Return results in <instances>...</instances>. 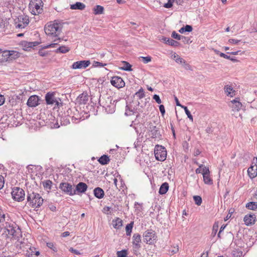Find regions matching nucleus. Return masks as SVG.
<instances>
[{
    "label": "nucleus",
    "mask_w": 257,
    "mask_h": 257,
    "mask_svg": "<svg viewBox=\"0 0 257 257\" xmlns=\"http://www.w3.org/2000/svg\"><path fill=\"white\" fill-rule=\"evenodd\" d=\"M4 233L12 236L13 239L20 241L22 237V231L19 227L9 218L6 219V214L0 208V232Z\"/></svg>",
    "instance_id": "nucleus-1"
},
{
    "label": "nucleus",
    "mask_w": 257,
    "mask_h": 257,
    "mask_svg": "<svg viewBox=\"0 0 257 257\" xmlns=\"http://www.w3.org/2000/svg\"><path fill=\"white\" fill-rule=\"evenodd\" d=\"M62 28L61 24L55 21L50 22L46 24L44 27L45 32L48 37L53 40L54 43L43 46V48H54L58 44L56 42L60 40L59 36L62 32Z\"/></svg>",
    "instance_id": "nucleus-2"
},
{
    "label": "nucleus",
    "mask_w": 257,
    "mask_h": 257,
    "mask_svg": "<svg viewBox=\"0 0 257 257\" xmlns=\"http://www.w3.org/2000/svg\"><path fill=\"white\" fill-rule=\"evenodd\" d=\"M27 201L29 205L34 208L40 207L43 203V199L37 193L28 191Z\"/></svg>",
    "instance_id": "nucleus-3"
},
{
    "label": "nucleus",
    "mask_w": 257,
    "mask_h": 257,
    "mask_svg": "<svg viewBox=\"0 0 257 257\" xmlns=\"http://www.w3.org/2000/svg\"><path fill=\"white\" fill-rule=\"evenodd\" d=\"M43 6V3L42 0H34L30 3L29 9L33 15H37L42 13Z\"/></svg>",
    "instance_id": "nucleus-4"
},
{
    "label": "nucleus",
    "mask_w": 257,
    "mask_h": 257,
    "mask_svg": "<svg viewBox=\"0 0 257 257\" xmlns=\"http://www.w3.org/2000/svg\"><path fill=\"white\" fill-rule=\"evenodd\" d=\"M155 156L156 159L160 161H164L167 157V151L166 149L161 146L157 145L155 148Z\"/></svg>",
    "instance_id": "nucleus-5"
},
{
    "label": "nucleus",
    "mask_w": 257,
    "mask_h": 257,
    "mask_svg": "<svg viewBox=\"0 0 257 257\" xmlns=\"http://www.w3.org/2000/svg\"><path fill=\"white\" fill-rule=\"evenodd\" d=\"M58 98L55 96V92H49L46 93L45 95V100L46 104L51 106H54L55 107L56 106H59L61 104L58 101Z\"/></svg>",
    "instance_id": "nucleus-6"
},
{
    "label": "nucleus",
    "mask_w": 257,
    "mask_h": 257,
    "mask_svg": "<svg viewBox=\"0 0 257 257\" xmlns=\"http://www.w3.org/2000/svg\"><path fill=\"white\" fill-rule=\"evenodd\" d=\"M12 197L14 200L20 202L25 199V191L23 189L19 187H14L11 193Z\"/></svg>",
    "instance_id": "nucleus-7"
},
{
    "label": "nucleus",
    "mask_w": 257,
    "mask_h": 257,
    "mask_svg": "<svg viewBox=\"0 0 257 257\" xmlns=\"http://www.w3.org/2000/svg\"><path fill=\"white\" fill-rule=\"evenodd\" d=\"M59 188L65 193L70 196L76 194V190L73 186L67 182H62L59 185Z\"/></svg>",
    "instance_id": "nucleus-8"
},
{
    "label": "nucleus",
    "mask_w": 257,
    "mask_h": 257,
    "mask_svg": "<svg viewBox=\"0 0 257 257\" xmlns=\"http://www.w3.org/2000/svg\"><path fill=\"white\" fill-rule=\"evenodd\" d=\"M143 237L144 241L149 244L154 243L157 238L155 231L152 230L146 231L144 233Z\"/></svg>",
    "instance_id": "nucleus-9"
},
{
    "label": "nucleus",
    "mask_w": 257,
    "mask_h": 257,
    "mask_svg": "<svg viewBox=\"0 0 257 257\" xmlns=\"http://www.w3.org/2000/svg\"><path fill=\"white\" fill-rule=\"evenodd\" d=\"M29 18L27 16L21 15L18 17V21H16V28H24L27 26L29 23Z\"/></svg>",
    "instance_id": "nucleus-10"
},
{
    "label": "nucleus",
    "mask_w": 257,
    "mask_h": 257,
    "mask_svg": "<svg viewBox=\"0 0 257 257\" xmlns=\"http://www.w3.org/2000/svg\"><path fill=\"white\" fill-rule=\"evenodd\" d=\"M248 176L251 178H254L257 176V158L253 157L250 166L247 170Z\"/></svg>",
    "instance_id": "nucleus-11"
},
{
    "label": "nucleus",
    "mask_w": 257,
    "mask_h": 257,
    "mask_svg": "<svg viewBox=\"0 0 257 257\" xmlns=\"http://www.w3.org/2000/svg\"><path fill=\"white\" fill-rule=\"evenodd\" d=\"M148 129L151 133V135L153 138H160L161 136L160 132V128L154 125L152 122H150L148 126Z\"/></svg>",
    "instance_id": "nucleus-12"
},
{
    "label": "nucleus",
    "mask_w": 257,
    "mask_h": 257,
    "mask_svg": "<svg viewBox=\"0 0 257 257\" xmlns=\"http://www.w3.org/2000/svg\"><path fill=\"white\" fill-rule=\"evenodd\" d=\"M90 64L89 60L78 61L73 63L72 68L73 69H85Z\"/></svg>",
    "instance_id": "nucleus-13"
},
{
    "label": "nucleus",
    "mask_w": 257,
    "mask_h": 257,
    "mask_svg": "<svg viewBox=\"0 0 257 257\" xmlns=\"http://www.w3.org/2000/svg\"><path fill=\"white\" fill-rule=\"evenodd\" d=\"M110 83L113 86L118 88H122L125 85L124 82L122 79L119 76L112 77Z\"/></svg>",
    "instance_id": "nucleus-14"
},
{
    "label": "nucleus",
    "mask_w": 257,
    "mask_h": 257,
    "mask_svg": "<svg viewBox=\"0 0 257 257\" xmlns=\"http://www.w3.org/2000/svg\"><path fill=\"white\" fill-rule=\"evenodd\" d=\"M229 106L232 108L233 111H238L242 107V103L239 101V98H235L233 100L230 101Z\"/></svg>",
    "instance_id": "nucleus-15"
},
{
    "label": "nucleus",
    "mask_w": 257,
    "mask_h": 257,
    "mask_svg": "<svg viewBox=\"0 0 257 257\" xmlns=\"http://www.w3.org/2000/svg\"><path fill=\"white\" fill-rule=\"evenodd\" d=\"M39 97L37 95L31 96L27 102V104L31 107H34L39 104Z\"/></svg>",
    "instance_id": "nucleus-16"
},
{
    "label": "nucleus",
    "mask_w": 257,
    "mask_h": 257,
    "mask_svg": "<svg viewBox=\"0 0 257 257\" xmlns=\"http://www.w3.org/2000/svg\"><path fill=\"white\" fill-rule=\"evenodd\" d=\"M133 247L136 249H138L141 247L140 242L141 241V235L138 233H135L133 236Z\"/></svg>",
    "instance_id": "nucleus-17"
},
{
    "label": "nucleus",
    "mask_w": 257,
    "mask_h": 257,
    "mask_svg": "<svg viewBox=\"0 0 257 257\" xmlns=\"http://www.w3.org/2000/svg\"><path fill=\"white\" fill-rule=\"evenodd\" d=\"M245 224L248 226L254 224L256 220L255 215L254 214L246 215L243 219Z\"/></svg>",
    "instance_id": "nucleus-18"
},
{
    "label": "nucleus",
    "mask_w": 257,
    "mask_h": 257,
    "mask_svg": "<svg viewBox=\"0 0 257 257\" xmlns=\"http://www.w3.org/2000/svg\"><path fill=\"white\" fill-rule=\"evenodd\" d=\"M88 98L89 96L86 93H82L77 97L76 101L80 104H84L87 103Z\"/></svg>",
    "instance_id": "nucleus-19"
},
{
    "label": "nucleus",
    "mask_w": 257,
    "mask_h": 257,
    "mask_svg": "<svg viewBox=\"0 0 257 257\" xmlns=\"http://www.w3.org/2000/svg\"><path fill=\"white\" fill-rule=\"evenodd\" d=\"M88 188L86 184L83 182H79L76 186V192L77 191L78 193H84Z\"/></svg>",
    "instance_id": "nucleus-20"
},
{
    "label": "nucleus",
    "mask_w": 257,
    "mask_h": 257,
    "mask_svg": "<svg viewBox=\"0 0 257 257\" xmlns=\"http://www.w3.org/2000/svg\"><path fill=\"white\" fill-rule=\"evenodd\" d=\"M162 40L165 43L172 46L177 47L179 44V43L177 41H176L172 39L164 37L162 38Z\"/></svg>",
    "instance_id": "nucleus-21"
},
{
    "label": "nucleus",
    "mask_w": 257,
    "mask_h": 257,
    "mask_svg": "<svg viewBox=\"0 0 257 257\" xmlns=\"http://www.w3.org/2000/svg\"><path fill=\"white\" fill-rule=\"evenodd\" d=\"M94 196L97 198H102L104 195V193L102 189L99 187H97L94 190Z\"/></svg>",
    "instance_id": "nucleus-22"
},
{
    "label": "nucleus",
    "mask_w": 257,
    "mask_h": 257,
    "mask_svg": "<svg viewBox=\"0 0 257 257\" xmlns=\"http://www.w3.org/2000/svg\"><path fill=\"white\" fill-rule=\"evenodd\" d=\"M85 5L80 2H76L75 4L70 5L71 10H83L85 9Z\"/></svg>",
    "instance_id": "nucleus-23"
},
{
    "label": "nucleus",
    "mask_w": 257,
    "mask_h": 257,
    "mask_svg": "<svg viewBox=\"0 0 257 257\" xmlns=\"http://www.w3.org/2000/svg\"><path fill=\"white\" fill-rule=\"evenodd\" d=\"M224 91L227 96L233 97L235 95V91L230 85H226L224 87Z\"/></svg>",
    "instance_id": "nucleus-24"
},
{
    "label": "nucleus",
    "mask_w": 257,
    "mask_h": 257,
    "mask_svg": "<svg viewBox=\"0 0 257 257\" xmlns=\"http://www.w3.org/2000/svg\"><path fill=\"white\" fill-rule=\"evenodd\" d=\"M169 189V184L168 183H164L161 186L159 189V193L163 195L167 193Z\"/></svg>",
    "instance_id": "nucleus-25"
},
{
    "label": "nucleus",
    "mask_w": 257,
    "mask_h": 257,
    "mask_svg": "<svg viewBox=\"0 0 257 257\" xmlns=\"http://www.w3.org/2000/svg\"><path fill=\"white\" fill-rule=\"evenodd\" d=\"M109 161L110 159L109 157H108V156L105 155H103V156H102L101 157L99 158V159L98 160L99 163L102 165L107 164L109 163Z\"/></svg>",
    "instance_id": "nucleus-26"
},
{
    "label": "nucleus",
    "mask_w": 257,
    "mask_h": 257,
    "mask_svg": "<svg viewBox=\"0 0 257 257\" xmlns=\"http://www.w3.org/2000/svg\"><path fill=\"white\" fill-rule=\"evenodd\" d=\"M113 226L115 229H119L122 225V221L119 218H116L112 221Z\"/></svg>",
    "instance_id": "nucleus-27"
},
{
    "label": "nucleus",
    "mask_w": 257,
    "mask_h": 257,
    "mask_svg": "<svg viewBox=\"0 0 257 257\" xmlns=\"http://www.w3.org/2000/svg\"><path fill=\"white\" fill-rule=\"evenodd\" d=\"M122 63L123 66L121 67L120 69L124 71H131L132 70V65L126 61H122Z\"/></svg>",
    "instance_id": "nucleus-28"
},
{
    "label": "nucleus",
    "mask_w": 257,
    "mask_h": 257,
    "mask_svg": "<svg viewBox=\"0 0 257 257\" xmlns=\"http://www.w3.org/2000/svg\"><path fill=\"white\" fill-rule=\"evenodd\" d=\"M93 10H94V14L95 15L102 14H103V11H104L103 7L101 6H99V5L96 6L94 8Z\"/></svg>",
    "instance_id": "nucleus-29"
},
{
    "label": "nucleus",
    "mask_w": 257,
    "mask_h": 257,
    "mask_svg": "<svg viewBox=\"0 0 257 257\" xmlns=\"http://www.w3.org/2000/svg\"><path fill=\"white\" fill-rule=\"evenodd\" d=\"M246 207L250 210H257V202H250L247 203L246 204Z\"/></svg>",
    "instance_id": "nucleus-30"
},
{
    "label": "nucleus",
    "mask_w": 257,
    "mask_h": 257,
    "mask_svg": "<svg viewBox=\"0 0 257 257\" xmlns=\"http://www.w3.org/2000/svg\"><path fill=\"white\" fill-rule=\"evenodd\" d=\"M70 51V49L65 46H62L59 47L57 50V53H66Z\"/></svg>",
    "instance_id": "nucleus-31"
},
{
    "label": "nucleus",
    "mask_w": 257,
    "mask_h": 257,
    "mask_svg": "<svg viewBox=\"0 0 257 257\" xmlns=\"http://www.w3.org/2000/svg\"><path fill=\"white\" fill-rule=\"evenodd\" d=\"M52 182L50 180H47L43 182V186L45 189L51 190Z\"/></svg>",
    "instance_id": "nucleus-32"
},
{
    "label": "nucleus",
    "mask_w": 257,
    "mask_h": 257,
    "mask_svg": "<svg viewBox=\"0 0 257 257\" xmlns=\"http://www.w3.org/2000/svg\"><path fill=\"white\" fill-rule=\"evenodd\" d=\"M203 181L205 184L211 185L213 183L212 180L209 176V174L203 175Z\"/></svg>",
    "instance_id": "nucleus-33"
},
{
    "label": "nucleus",
    "mask_w": 257,
    "mask_h": 257,
    "mask_svg": "<svg viewBox=\"0 0 257 257\" xmlns=\"http://www.w3.org/2000/svg\"><path fill=\"white\" fill-rule=\"evenodd\" d=\"M134 222H132L129 224H127L125 227L126 234L127 235H130L132 232V230L133 227Z\"/></svg>",
    "instance_id": "nucleus-34"
},
{
    "label": "nucleus",
    "mask_w": 257,
    "mask_h": 257,
    "mask_svg": "<svg viewBox=\"0 0 257 257\" xmlns=\"http://www.w3.org/2000/svg\"><path fill=\"white\" fill-rule=\"evenodd\" d=\"M135 95L140 99L145 97V92L144 89L141 88L139 90L135 93Z\"/></svg>",
    "instance_id": "nucleus-35"
},
{
    "label": "nucleus",
    "mask_w": 257,
    "mask_h": 257,
    "mask_svg": "<svg viewBox=\"0 0 257 257\" xmlns=\"http://www.w3.org/2000/svg\"><path fill=\"white\" fill-rule=\"evenodd\" d=\"M181 107L184 108L185 112L186 115H187L188 117L189 118V119L191 121H193V116L191 115L190 111L188 109L187 107L185 106H181Z\"/></svg>",
    "instance_id": "nucleus-36"
},
{
    "label": "nucleus",
    "mask_w": 257,
    "mask_h": 257,
    "mask_svg": "<svg viewBox=\"0 0 257 257\" xmlns=\"http://www.w3.org/2000/svg\"><path fill=\"white\" fill-rule=\"evenodd\" d=\"M40 252L38 251H31L27 253V257H38Z\"/></svg>",
    "instance_id": "nucleus-37"
},
{
    "label": "nucleus",
    "mask_w": 257,
    "mask_h": 257,
    "mask_svg": "<svg viewBox=\"0 0 257 257\" xmlns=\"http://www.w3.org/2000/svg\"><path fill=\"white\" fill-rule=\"evenodd\" d=\"M193 199L196 205L200 206L201 204L202 200L201 197L200 196H194Z\"/></svg>",
    "instance_id": "nucleus-38"
},
{
    "label": "nucleus",
    "mask_w": 257,
    "mask_h": 257,
    "mask_svg": "<svg viewBox=\"0 0 257 257\" xmlns=\"http://www.w3.org/2000/svg\"><path fill=\"white\" fill-rule=\"evenodd\" d=\"M25 45L24 46H27L28 48H32L33 47L36 46L39 43L37 42H25Z\"/></svg>",
    "instance_id": "nucleus-39"
},
{
    "label": "nucleus",
    "mask_w": 257,
    "mask_h": 257,
    "mask_svg": "<svg viewBox=\"0 0 257 257\" xmlns=\"http://www.w3.org/2000/svg\"><path fill=\"white\" fill-rule=\"evenodd\" d=\"M171 36L174 39H177L178 40H181L182 38H185V37H184L183 36H181L180 35H179L175 31H173L172 32Z\"/></svg>",
    "instance_id": "nucleus-40"
},
{
    "label": "nucleus",
    "mask_w": 257,
    "mask_h": 257,
    "mask_svg": "<svg viewBox=\"0 0 257 257\" xmlns=\"http://www.w3.org/2000/svg\"><path fill=\"white\" fill-rule=\"evenodd\" d=\"M117 257H126L127 255V251L126 250H122L117 251Z\"/></svg>",
    "instance_id": "nucleus-41"
},
{
    "label": "nucleus",
    "mask_w": 257,
    "mask_h": 257,
    "mask_svg": "<svg viewBox=\"0 0 257 257\" xmlns=\"http://www.w3.org/2000/svg\"><path fill=\"white\" fill-rule=\"evenodd\" d=\"M219 56L220 57H221L224 58H225V59H229V60H231L233 62H236L237 61L235 58H231L230 56H228V55H226L225 54H224L223 53H219Z\"/></svg>",
    "instance_id": "nucleus-42"
},
{
    "label": "nucleus",
    "mask_w": 257,
    "mask_h": 257,
    "mask_svg": "<svg viewBox=\"0 0 257 257\" xmlns=\"http://www.w3.org/2000/svg\"><path fill=\"white\" fill-rule=\"evenodd\" d=\"M47 246L50 249H52L54 251H55V252L57 251V248L55 246V245L53 242H47Z\"/></svg>",
    "instance_id": "nucleus-43"
},
{
    "label": "nucleus",
    "mask_w": 257,
    "mask_h": 257,
    "mask_svg": "<svg viewBox=\"0 0 257 257\" xmlns=\"http://www.w3.org/2000/svg\"><path fill=\"white\" fill-rule=\"evenodd\" d=\"M218 224L215 222L214 224V225L213 226V228H212V235H213V236H214L216 235V232L218 230Z\"/></svg>",
    "instance_id": "nucleus-44"
},
{
    "label": "nucleus",
    "mask_w": 257,
    "mask_h": 257,
    "mask_svg": "<svg viewBox=\"0 0 257 257\" xmlns=\"http://www.w3.org/2000/svg\"><path fill=\"white\" fill-rule=\"evenodd\" d=\"M140 58L142 59V61L145 64L150 62L151 61L152 59L150 56L141 57Z\"/></svg>",
    "instance_id": "nucleus-45"
},
{
    "label": "nucleus",
    "mask_w": 257,
    "mask_h": 257,
    "mask_svg": "<svg viewBox=\"0 0 257 257\" xmlns=\"http://www.w3.org/2000/svg\"><path fill=\"white\" fill-rule=\"evenodd\" d=\"M175 1V0H168L167 3L165 4L164 7L166 8H170L173 6V3Z\"/></svg>",
    "instance_id": "nucleus-46"
},
{
    "label": "nucleus",
    "mask_w": 257,
    "mask_h": 257,
    "mask_svg": "<svg viewBox=\"0 0 257 257\" xmlns=\"http://www.w3.org/2000/svg\"><path fill=\"white\" fill-rule=\"evenodd\" d=\"M185 69L187 70H191V66L185 60L184 63L182 64Z\"/></svg>",
    "instance_id": "nucleus-47"
},
{
    "label": "nucleus",
    "mask_w": 257,
    "mask_h": 257,
    "mask_svg": "<svg viewBox=\"0 0 257 257\" xmlns=\"http://www.w3.org/2000/svg\"><path fill=\"white\" fill-rule=\"evenodd\" d=\"M106 64H103L102 63L97 61H94L93 63V66L94 67H103Z\"/></svg>",
    "instance_id": "nucleus-48"
},
{
    "label": "nucleus",
    "mask_w": 257,
    "mask_h": 257,
    "mask_svg": "<svg viewBox=\"0 0 257 257\" xmlns=\"http://www.w3.org/2000/svg\"><path fill=\"white\" fill-rule=\"evenodd\" d=\"M153 99L155 100L156 102L158 104H161L162 103V101L159 97V96L157 94H155L153 96Z\"/></svg>",
    "instance_id": "nucleus-49"
},
{
    "label": "nucleus",
    "mask_w": 257,
    "mask_h": 257,
    "mask_svg": "<svg viewBox=\"0 0 257 257\" xmlns=\"http://www.w3.org/2000/svg\"><path fill=\"white\" fill-rule=\"evenodd\" d=\"M4 183V178L2 175H0V189L3 188Z\"/></svg>",
    "instance_id": "nucleus-50"
},
{
    "label": "nucleus",
    "mask_w": 257,
    "mask_h": 257,
    "mask_svg": "<svg viewBox=\"0 0 257 257\" xmlns=\"http://www.w3.org/2000/svg\"><path fill=\"white\" fill-rule=\"evenodd\" d=\"M184 27V29H185L184 31H185V32H190L193 30L192 27L190 25H187Z\"/></svg>",
    "instance_id": "nucleus-51"
},
{
    "label": "nucleus",
    "mask_w": 257,
    "mask_h": 257,
    "mask_svg": "<svg viewBox=\"0 0 257 257\" xmlns=\"http://www.w3.org/2000/svg\"><path fill=\"white\" fill-rule=\"evenodd\" d=\"M69 251L75 254L79 255L81 254V253L77 250L74 249L73 247H70L69 248Z\"/></svg>",
    "instance_id": "nucleus-52"
},
{
    "label": "nucleus",
    "mask_w": 257,
    "mask_h": 257,
    "mask_svg": "<svg viewBox=\"0 0 257 257\" xmlns=\"http://www.w3.org/2000/svg\"><path fill=\"white\" fill-rule=\"evenodd\" d=\"M175 61L178 64H182L183 63H184L185 60L181 57H179L178 59H175Z\"/></svg>",
    "instance_id": "nucleus-53"
},
{
    "label": "nucleus",
    "mask_w": 257,
    "mask_h": 257,
    "mask_svg": "<svg viewBox=\"0 0 257 257\" xmlns=\"http://www.w3.org/2000/svg\"><path fill=\"white\" fill-rule=\"evenodd\" d=\"M159 109L162 115H164L165 113V107L163 105L161 104L159 106Z\"/></svg>",
    "instance_id": "nucleus-54"
},
{
    "label": "nucleus",
    "mask_w": 257,
    "mask_h": 257,
    "mask_svg": "<svg viewBox=\"0 0 257 257\" xmlns=\"http://www.w3.org/2000/svg\"><path fill=\"white\" fill-rule=\"evenodd\" d=\"M202 174L205 175V174H209V169L206 167H204L202 169Z\"/></svg>",
    "instance_id": "nucleus-55"
},
{
    "label": "nucleus",
    "mask_w": 257,
    "mask_h": 257,
    "mask_svg": "<svg viewBox=\"0 0 257 257\" xmlns=\"http://www.w3.org/2000/svg\"><path fill=\"white\" fill-rule=\"evenodd\" d=\"M240 41V40H235V39H230L228 40V42L230 43L234 44H238Z\"/></svg>",
    "instance_id": "nucleus-56"
},
{
    "label": "nucleus",
    "mask_w": 257,
    "mask_h": 257,
    "mask_svg": "<svg viewBox=\"0 0 257 257\" xmlns=\"http://www.w3.org/2000/svg\"><path fill=\"white\" fill-rule=\"evenodd\" d=\"M179 251V246L177 245L176 247H174V249L171 250V253L172 254L176 253Z\"/></svg>",
    "instance_id": "nucleus-57"
},
{
    "label": "nucleus",
    "mask_w": 257,
    "mask_h": 257,
    "mask_svg": "<svg viewBox=\"0 0 257 257\" xmlns=\"http://www.w3.org/2000/svg\"><path fill=\"white\" fill-rule=\"evenodd\" d=\"M5 101V98L4 95L0 94V106L2 105Z\"/></svg>",
    "instance_id": "nucleus-58"
},
{
    "label": "nucleus",
    "mask_w": 257,
    "mask_h": 257,
    "mask_svg": "<svg viewBox=\"0 0 257 257\" xmlns=\"http://www.w3.org/2000/svg\"><path fill=\"white\" fill-rule=\"evenodd\" d=\"M225 226H226L225 225H224H224H222V226L220 227V230H219V232H218V234H217V236H218V237H219V238H220V237H220V234H221V232L224 230V229L225 228Z\"/></svg>",
    "instance_id": "nucleus-59"
},
{
    "label": "nucleus",
    "mask_w": 257,
    "mask_h": 257,
    "mask_svg": "<svg viewBox=\"0 0 257 257\" xmlns=\"http://www.w3.org/2000/svg\"><path fill=\"white\" fill-rule=\"evenodd\" d=\"M69 234H70L69 232H68V231H65V232H63L62 233L61 235H62V237H67V236H69Z\"/></svg>",
    "instance_id": "nucleus-60"
},
{
    "label": "nucleus",
    "mask_w": 257,
    "mask_h": 257,
    "mask_svg": "<svg viewBox=\"0 0 257 257\" xmlns=\"http://www.w3.org/2000/svg\"><path fill=\"white\" fill-rule=\"evenodd\" d=\"M203 167V165H199V168H197L196 170H195V172L196 174H199L201 173V168Z\"/></svg>",
    "instance_id": "nucleus-61"
},
{
    "label": "nucleus",
    "mask_w": 257,
    "mask_h": 257,
    "mask_svg": "<svg viewBox=\"0 0 257 257\" xmlns=\"http://www.w3.org/2000/svg\"><path fill=\"white\" fill-rule=\"evenodd\" d=\"M171 57L173 59H174L175 60L176 59H178L180 56L176 53H174L172 55Z\"/></svg>",
    "instance_id": "nucleus-62"
},
{
    "label": "nucleus",
    "mask_w": 257,
    "mask_h": 257,
    "mask_svg": "<svg viewBox=\"0 0 257 257\" xmlns=\"http://www.w3.org/2000/svg\"><path fill=\"white\" fill-rule=\"evenodd\" d=\"M183 2H184V0H176V3L178 5H182V4H183Z\"/></svg>",
    "instance_id": "nucleus-63"
},
{
    "label": "nucleus",
    "mask_w": 257,
    "mask_h": 257,
    "mask_svg": "<svg viewBox=\"0 0 257 257\" xmlns=\"http://www.w3.org/2000/svg\"><path fill=\"white\" fill-rule=\"evenodd\" d=\"M208 252L207 251V252L202 253L200 257H208Z\"/></svg>",
    "instance_id": "nucleus-64"
}]
</instances>
